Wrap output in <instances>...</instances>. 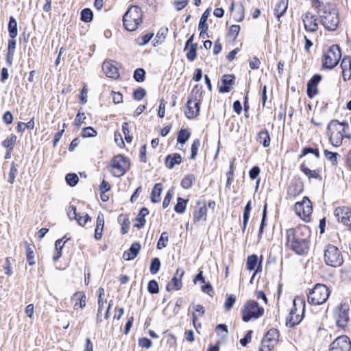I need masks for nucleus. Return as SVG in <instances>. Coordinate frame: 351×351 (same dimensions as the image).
<instances>
[{
  "label": "nucleus",
  "mask_w": 351,
  "mask_h": 351,
  "mask_svg": "<svg viewBox=\"0 0 351 351\" xmlns=\"http://www.w3.org/2000/svg\"><path fill=\"white\" fill-rule=\"evenodd\" d=\"M234 77L232 75H224L221 81L223 85L219 87V92L228 93L234 84Z\"/></svg>",
  "instance_id": "21"
},
{
  "label": "nucleus",
  "mask_w": 351,
  "mask_h": 351,
  "mask_svg": "<svg viewBox=\"0 0 351 351\" xmlns=\"http://www.w3.org/2000/svg\"><path fill=\"white\" fill-rule=\"evenodd\" d=\"M258 141L265 147H267L270 144V137L267 131H261L258 134Z\"/></svg>",
  "instance_id": "30"
},
{
  "label": "nucleus",
  "mask_w": 351,
  "mask_h": 351,
  "mask_svg": "<svg viewBox=\"0 0 351 351\" xmlns=\"http://www.w3.org/2000/svg\"><path fill=\"white\" fill-rule=\"evenodd\" d=\"M8 31L11 38H14L18 34L17 32V23L13 16L10 18L8 24Z\"/></svg>",
  "instance_id": "31"
},
{
  "label": "nucleus",
  "mask_w": 351,
  "mask_h": 351,
  "mask_svg": "<svg viewBox=\"0 0 351 351\" xmlns=\"http://www.w3.org/2000/svg\"><path fill=\"white\" fill-rule=\"evenodd\" d=\"M347 130H348L347 123H340L337 121H331L328 125L331 144L336 147L339 146L343 137L347 134Z\"/></svg>",
  "instance_id": "4"
},
{
  "label": "nucleus",
  "mask_w": 351,
  "mask_h": 351,
  "mask_svg": "<svg viewBox=\"0 0 351 351\" xmlns=\"http://www.w3.org/2000/svg\"><path fill=\"white\" fill-rule=\"evenodd\" d=\"M303 23L306 31L313 32L318 28L315 17L310 13H306L303 16Z\"/></svg>",
  "instance_id": "16"
},
{
  "label": "nucleus",
  "mask_w": 351,
  "mask_h": 351,
  "mask_svg": "<svg viewBox=\"0 0 351 351\" xmlns=\"http://www.w3.org/2000/svg\"><path fill=\"white\" fill-rule=\"evenodd\" d=\"M342 69V75L345 81L348 80L351 77V58L346 57L341 62Z\"/></svg>",
  "instance_id": "18"
},
{
  "label": "nucleus",
  "mask_w": 351,
  "mask_h": 351,
  "mask_svg": "<svg viewBox=\"0 0 351 351\" xmlns=\"http://www.w3.org/2000/svg\"><path fill=\"white\" fill-rule=\"evenodd\" d=\"M16 173H17L16 165L14 162H12L11 167H10V172L8 174V181L9 183H10V184L14 183Z\"/></svg>",
  "instance_id": "44"
},
{
  "label": "nucleus",
  "mask_w": 351,
  "mask_h": 351,
  "mask_svg": "<svg viewBox=\"0 0 351 351\" xmlns=\"http://www.w3.org/2000/svg\"><path fill=\"white\" fill-rule=\"evenodd\" d=\"M324 260L330 267H339L343 262V256L339 250L335 245H328L324 250Z\"/></svg>",
  "instance_id": "7"
},
{
  "label": "nucleus",
  "mask_w": 351,
  "mask_h": 351,
  "mask_svg": "<svg viewBox=\"0 0 351 351\" xmlns=\"http://www.w3.org/2000/svg\"><path fill=\"white\" fill-rule=\"evenodd\" d=\"M104 215L103 213H99L97 217L96 227L95 230V238L96 240L101 239L102 232L104 228Z\"/></svg>",
  "instance_id": "19"
},
{
  "label": "nucleus",
  "mask_w": 351,
  "mask_h": 351,
  "mask_svg": "<svg viewBox=\"0 0 351 351\" xmlns=\"http://www.w3.org/2000/svg\"><path fill=\"white\" fill-rule=\"evenodd\" d=\"M146 92L143 88H138L134 92V97L135 99L140 101L145 95Z\"/></svg>",
  "instance_id": "61"
},
{
  "label": "nucleus",
  "mask_w": 351,
  "mask_h": 351,
  "mask_svg": "<svg viewBox=\"0 0 351 351\" xmlns=\"http://www.w3.org/2000/svg\"><path fill=\"white\" fill-rule=\"evenodd\" d=\"M162 190V186L160 183L155 184L151 194V200L152 202L157 203L160 202Z\"/></svg>",
  "instance_id": "28"
},
{
  "label": "nucleus",
  "mask_w": 351,
  "mask_h": 351,
  "mask_svg": "<svg viewBox=\"0 0 351 351\" xmlns=\"http://www.w3.org/2000/svg\"><path fill=\"white\" fill-rule=\"evenodd\" d=\"M239 30H240L239 25H232L230 26V27L229 29V35L230 36H232L234 39H235L239 33Z\"/></svg>",
  "instance_id": "58"
},
{
  "label": "nucleus",
  "mask_w": 351,
  "mask_h": 351,
  "mask_svg": "<svg viewBox=\"0 0 351 351\" xmlns=\"http://www.w3.org/2000/svg\"><path fill=\"white\" fill-rule=\"evenodd\" d=\"M195 182V176L193 174H188L184 176L181 182V186L185 189H190Z\"/></svg>",
  "instance_id": "32"
},
{
  "label": "nucleus",
  "mask_w": 351,
  "mask_h": 351,
  "mask_svg": "<svg viewBox=\"0 0 351 351\" xmlns=\"http://www.w3.org/2000/svg\"><path fill=\"white\" fill-rule=\"evenodd\" d=\"M138 344L142 348H149L152 346V341L147 338H141Z\"/></svg>",
  "instance_id": "63"
},
{
  "label": "nucleus",
  "mask_w": 351,
  "mask_h": 351,
  "mask_svg": "<svg viewBox=\"0 0 351 351\" xmlns=\"http://www.w3.org/2000/svg\"><path fill=\"white\" fill-rule=\"evenodd\" d=\"M168 242V234L166 232L161 234L159 241L157 243V247L160 250L167 246Z\"/></svg>",
  "instance_id": "46"
},
{
  "label": "nucleus",
  "mask_w": 351,
  "mask_h": 351,
  "mask_svg": "<svg viewBox=\"0 0 351 351\" xmlns=\"http://www.w3.org/2000/svg\"><path fill=\"white\" fill-rule=\"evenodd\" d=\"M236 302V297L232 294H227L223 307L226 311H230Z\"/></svg>",
  "instance_id": "33"
},
{
  "label": "nucleus",
  "mask_w": 351,
  "mask_h": 351,
  "mask_svg": "<svg viewBox=\"0 0 351 351\" xmlns=\"http://www.w3.org/2000/svg\"><path fill=\"white\" fill-rule=\"evenodd\" d=\"M193 308L195 313L193 312L192 314V320L194 327L197 328L196 322L198 320L199 316H202L204 314V308L203 306L197 304L194 305Z\"/></svg>",
  "instance_id": "29"
},
{
  "label": "nucleus",
  "mask_w": 351,
  "mask_h": 351,
  "mask_svg": "<svg viewBox=\"0 0 351 351\" xmlns=\"http://www.w3.org/2000/svg\"><path fill=\"white\" fill-rule=\"evenodd\" d=\"M86 119L85 114L84 112H78L75 119V124L77 126H80V125L84 122Z\"/></svg>",
  "instance_id": "64"
},
{
  "label": "nucleus",
  "mask_w": 351,
  "mask_h": 351,
  "mask_svg": "<svg viewBox=\"0 0 351 351\" xmlns=\"http://www.w3.org/2000/svg\"><path fill=\"white\" fill-rule=\"evenodd\" d=\"M341 58V51L337 45H332L324 55L323 66L326 69H332L338 63Z\"/></svg>",
  "instance_id": "11"
},
{
  "label": "nucleus",
  "mask_w": 351,
  "mask_h": 351,
  "mask_svg": "<svg viewBox=\"0 0 351 351\" xmlns=\"http://www.w3.org/2000/svg\"><path fill=\"white\" fill-rule=\"evenodd\" d=\"M26 251H27V260L28 261V263L29 265H34L35 261H34V250L30 245H27L26 246Z\"/></svg>",
  "instance_id": "48"
},
{
  "label": "nucleus",
  "mask_w": 351,
  "mask_h": 351,
  "mask_svg": "<svg viewBox=\"0 0 351 351\" xmlns=\"http://www.w3.org/2000/svg\"><path fill=\"white\" fill-rule=\"evenodd\" d=\"M16 141V136L15 135H11L8 137L3 143L2 145L12 151L13 149L14 145H15Z\"/></svg>",
  "instance_id": "38"
},
{
  "label": "nucleus",
  "mask_w": 351,
  "mask_h": 351,
  "mask_svg": "<svg viewBox=\"0 0 351 351\" xmlns=\"http://www.w3.org/2000/svg\"><path fill=\"white\" fill-rule=\"evenodd\" d=\"M91 221V217L86 213H83L80 218H77V223L81 226H84L86 223Z\"/></svg>",
  "instance_id": "57"
},
{
  "label": "nucleus",
  "mask_w": 351,
  "mask_h": 351,
  "mask_svg": "<svg viewBox=\"0 0 351 351\" xmlns=\"http://www.w3.org/2000/svg\"><path fill=\"white\" fill-rule=\"evenodd\" d=\"M301 170L306 176L308 177V178H317L319 176V174L316 170H311L306 167L304 165L301 166Z\"/></svg>",
  "instance_id": "41"
},
{
  "label": "nucleus",
  "mask_w": 351,
  "mask_h": 351,
  "mask_svg": "<svg viewBox=\"0 0 351 351\" xmlns=\"http://www.w3.org/2000/svg\"><path fill=\"white\" fill-rule=\"evenodd\" d=\"M66 183L71 186H75L78 182V176L75 173H69L66 176Z\"/></svg>",
  "instance_id": "45"
},
{
  "label": "nucleus",
  "mask_w": 351,
  "mask_h": 351,
  "mask_svg": "<svg viewBox=\"0 0 351 351\" xmlns=\"http://www.w3.org/2000/svg\"><path fill=\"white\" fill-rule=\"evenodd\" d=\"M93 19V12L92 11L88 8H85L82 10L81 12V20L88 23L91 21Z\"/></svg>",
  "instance_id": "43"
},
{
  "label": "nucleus",
  "mask_w": 351,
  "mask_h": 351,
  "mask_svg": "<svg viewBox=\"0 0 351 351\" xmlns=\"http://www.w3.org/2000/svg\"><path fill=\"white\" fill-rule=\"evenodd\" d=\"M264 313V308L258 306V304L254 301H248L242 310L243 320L248 322L251 319H257L262 316Z\"/></svg>",
  "instance_id": "8"
},
{
  "label": "nucleus",
  "mask_w": 351,
  "mask_h": 351,
  "mask_svg": "<svg viewBox=\"0 0 351 351\" xmlns=\"http://www.w3.org/2000/svg\"><path fill=\"white\" fill-rule=\"evenodd\" d=\"M190 137V132L186 129H181L178 134V141L184 144Z\"/></svg>",
  "instance_id": "35"
},
{
  "label": "nucleus",
  "mask_w": 351,
  "mask_h": 351,
  "mask_svg": "<svg viewBox=\"0 0 351 351\" xmlns=\"http://www.w3.org/2000/svg\"><path fill=\"white\" fill-rule=\"evenodd\" d=\"M198 29L200 30L199 36L202 38H205V36L206 35V32L208 29V25L206 22L199 21Z\"/></svg>",
  "instance_id": "55"
},
{
  "label": "nucleus",
  "mask_w": 351,
  "mask_h": 351,
  "mask_svg": "<svg viewBox=\"0 0 351 351\" xmlns=\"http://www.w3.org/2000/svg\"><path fill=\"white\" fill-rule=\"evenodd\" d=\"M258 257L256 255H251L247 257L246 267L248 270L255 269L257 265Z\"/></svg>",
  "instance_id": "36"
},
{
  "label": "nucleus",
  "mask_w": 351,
  "mask_h": 351,
  "mask_svg": "<svg viewBox=\"0 0 351 351\" xmlns=\"http://www.w3.org/2000/svg\"><path fill=\"white\" fill-rule=\"evenodd\" d=\"M71 300L75 302L74 309H77L78 307L83 308L86 306V295L84 292L79 291L75 293Z\"/></svg>",
  "instance_id": "20"
},
{
  "label": "nucleus",
  "mask_w": 351,
  "mask_h": 351,
  "mask_svg": "<svg viewBox=\"0 0 351 351\" xmlns=\"http://www.w3.org/2000/svg\"><path fill=\"white\" fill-rule=\"evenodd\" d=\"M105 295V290L104 288L100 287L98 290V305L99 311L101 312L103 310V306L104 304V297Z\"/></svg>",
  "instance_id": "52"
},
{
  "label": "nucleus",
  "mask_w": 351,
  "mask_h": 351,
  "mask_svg": "<svg viewBox=\"0 0 351 351\" xmlns=\"http://www.w3.org/2000/svg\"><path fill=\"white\" fill-rule=\"evenodd\" d=\"M251 210H252L251 202L249 201L247 203V204L245 205V208H244V213H243V230H245V227L247 226V221L249 220Z\"/></svg>",
  "instance_id": "39"
},
{
  "label": "nucleus",
  "mask_w": 351,
  "mask_h": 351,
  "mask_svg": "<svg viewBox=\"0 0 351 351\" xmlns=\"http://www.w3.org/2000/svg\"><path fill=\"white\" fill-rule=\"evenodd\" d=\"M312 211V204L306 197H304L301 202H298L295 204V213L304 221L308 222L310 221Z\"/></svg>",
  "instance_id": "9"
},
{
  "label": "nucleus",
  "mask_w": 351,
  "mask_h": 351,
  "mask_svg": "<svg viewBox=\"0 0 351 351\" xmlns=\"http://www.w3.org/2000/svg\"><path fill=\"white\" fill-rule=\"evenodd\" d=\"M199 101L196 99H189L186 104V110L185 114L189 119H193L196 117L199 112Z\"/></svg>",
  "instance_id": "14"
},
{
  "label": "nucleus",
  "mask_w": 351,
  "mask_h": 351,
  "mask_svg": "<svg viewBox=\"0 0 351 351\" xmlns=\"http://www.w3.org/2000/svg\"><path fill=\"white\" fill-rule=\"evenodd\" d=\"M350 349L351 342L349 337L341 335L331 343L330 351H350Z\"/></svg>",
  "instance_id": "12"
},
{
  "label": "nucleus",
  "mask_w": 351,
  "mask_h": 351,
  "mask_svg": "<svg viewBox=\"0 0 351 351\" xmlns=\"http://www.w3.org/2000/svg\"><path fill=\"white\" fill-rule=\"evenodd\" d=\"M67 215L70 219H77V213L74 206H70L67 210Z\"/></svg>",
  "instance_id": "59"
},
{
  "label": "nucleus",
  "mask_w": 351,
  "mask_h": 351,
  "mask_svg": "<svg viewBox=\"0 0 351 351\" xmlns=\"http://www.w3.org/2000/svg\"><path fill=\"white\" fill-rule=\"evenodd\" d=\"M288 0H279L275 5L274 14L280 19L287 9Z\"/></svg>",
  "instance_id": "25"
},
{
  "label": "nucleus",
  "mask_w": 351,
  "mask_h": 351,
  "mask_svg": "<svg viewBox=\"0 0 351 351\" xmlns=\"http://www.w3.org/2000/svg\"><path fill=\"white\" fill-rule=\"evenodd\" d=\"M197 45L196 44H192L191 45L190 49L186 53V58L190 61H193L196 58L197 56Z\"/></svg>",
  "instance_id": "51"
},
{
  "label": "nucleus",
  "mask_w": 351,
  "mask_h": 351,
  "mask_svg": "<svg viewBox=\"0 0 351 351\" xmlns=\"http://www.w3.org/2000/svg\"><path fill=\"white\" fill-rule=\"evenodd\" d=\"M330 295L328 287L323 284H317L308 294V302L313 305L324 304Z\"/></svg>",
  "instance_id": "5"
},
{
  "label": "nucleus",
  "mask_w": 351,
  "mask_h": 351,
  "mask_svg": "<svg viewBox=\"0 0 351 351\" xmlns=\"http://www.w3.org/2000/svg\"><path fill=\"white\" fill-rule=\"evenodd\" d=\"M122 131L125 136V139L128 143H130L132 141V137L130 135L128 124L127 123H124L122 126Z\"/></svg>",
  "instance_id": "56"
},
{
  "label": "nucleus",
  "mask_w": 351,
  "mask_h": 351,
  "mask_svg": "<svg viewBox=\"0 0 351 351\" xmlns=\"http://www.w3.org/2000/svg\"><path fill=\"white\" fill-rule=\"evenodd\" d=\"M311 230L307 226H300L296 228H289L286 230V246L297 254H306L308 250V239Z\"/></svg>",
  "instance_id": "1"
},
{
  "label": "nucleus",
  "mask_w": 351,
  "mask_h": 351,
  "mask_svg": "<svg viewBox=\"0 0 351 351\" xmlns=\"http://www.w3.org/2000/svg\"><path fill=\"white\" fill-rule=\"evenodd\" d=\"M149 214V210L146 208H143L141 210L138 216L135 219L134 226L138 228H142L145 223V217Z\"/></svg>",
  "instance_id": "26"
},
{
  "label": "nucleus",
  "mask_w": 351,
  "mask_h": 351,
  "mask_svg": "<svg viewBox=\"0 0 351 351\" xmlns=\"http://www.w3.org/2000/svg\"><path fill=\"white\" fill-rule=\"evenodd\" d=\"M167 32H168V29L167 28H166V29H160L158 31V32L156 34V38H158L157 43H161L164 40Z\"/></svg>",
  "instance_id": "62"
},
{
  "label": "nucleus",
  "mask_w": 351,
  "mask_h": 351,
  "mask_svg": "<svg viewBox=\"0 0 351 351\" xmlns=\"http://www.w3.org/2000/svg\"><path fill=\"white\" fill-rule=\"evenodd\" d=\"M181 282L176 277H173L167 284V289L168 291L179 290L181 288Z\"/></svg>",
  "instance_id": "37"
},
{
  "label": "nucleus",
  "mask_w": 351,
  "mask_h": 351,
  "mask_svg": "<svg viewBox=\"0 0 351 351\" xmlns=\"http://www.w3.org/2000/svg\"><path fill=\"white\" fill-rule=\"evenodd\" d=\"M278 331L275 328L268 330L264 338L262 339L259 351H274L275 346L278 341Z\"/></svg>",
  "instance_id": "10"
},
{
  "label": "nucleus",
  "mask_w": 351,
  "mask_h": 351,
  "mask_svg": "<svg viewBox=\"0 0 351 351\" xmlns=\"http://www.w3.org/2000/svg\"><path fill=\"white\" fill-rule=\"evenodd\" d=\"M200 146V141L199 139H195L192 145H191V159H195L196 156H197V151H198V149Z\"/></svg>",
  "instance_id": "53"
},
{
  "label": "nucleus",
  "mask_w": 351,
  "mask_h": 351,
  "mask_svg": "<svg viewBox=\"0 0 351 351\" xmlns=\"http://www.w3.org/2000/svg\"><path fill=\"white\" fill-rule=\"evenodd\" d=\"M160 267V262L159 258H154L152 260L151 265H150V272L152 274H156L158 273Z\"/></svg>",
  "instance_id": "47"
},
{
  "label": "nucleus",
  "mask_w": 351,
  "mask_h": 351,
  "mask_svg": "<svg viewBox=\"0 0 351 351\" xmlns=\"http://www.w3.org/2000/svg\"><path fill=\"white\" fill-rule=\"evenodd\" d=\"M324 156L326 158V159L332 163V165H337V157L339 156V154L337 153L331 152L328 150H324Z\"/></svg>",
  "instance_id": "42"
},
{
  "label": "nucleus",
  "mask_w": 351,
  "mask_h": 351,
  "mask_svg": "<svg viewBox=\"0 0 351 351\" xmlns=\"http://www.w3.org/2000/svg\"><path fill=\"white\" fill-rule=\"evenodd\" d=\"M102 69L108 77L117 79L119 76L118 68L114 62L111 60L104 61L102 64Z\"/></svg>",
  "instance_id": "15"
},
{
  "label": "nucleus",
  "mask_w": 351,
  "mask_h": 351,
  "mask_svg": "<svg viewBox=\"0 0 351 351\" xmlns=\"http://www.w3.org/2000/svg\"><path fill=\"white\" fill-rule=\"evenodd\" d=\"M154 36L153 33L146 34L138 39V45L143 46L147 45Z\"/></svg>",
  "instance_id": "50"
},
{
  "label": "nucleus",
  "mask_w": 351,
  "mask_h": 351,
  "mask_svg": "<svg viewBox=\"0 0 351 351\" xmlns=\"http://www.w3.org/2000/svg\"><path fill=\"white\" fill-rule=\"evenodd\" d=\"M187 200H185L181 197L178 198V202L175 206L174 210L178 213H183L185 211L186 207Z\"/></svg>",
  "instance_id": "34"
},
{
  "label": "nucleus",
  "mask_w": 351,
  "mask_h": 351,
  "mask_svg": "<svg viewBox=\"0 0 351 351\" xmlns=\"http://www.w3.org/2000/svg\"><path fill=\"white\" fill-rule=\"evenodd\" d=\"M339 222L344 225H351V209L348 206L337 207L334 212Z\"/></svg>",
  "instance_id": "13"
},
{
  "label": "nucleus",
  "mask_w": 351,
  "mask_h": 351,
  "mask_svg": "<svg viewBox=\"0 0 351 351\" xmlns=\"http://www.w3.org/2000/svg\"><path fill=\"white\" fill-rule=\"evenodd\" d=\"M141 249V245L138 243H133L130 248L125 252L123 254V258L125 261H130L136 257Z\"/></svg>",
  "instance_id": "22"
},
{
  "label": "nucleus",
  "mask_w": 351,
  "mask_h": 351,
  "mask_svg": "<svg viewBox=\"0 0 351 351\" xmlns=\"http://www.w3.org/2000/svg\"><path fill=\"white\" fill-rule=\"evenodd\" d=\"M188 3L189 0H177L174 1L173 4L176 7V9L178 11H180L182 9H183L185 6H186Z\"/></svg>",
  "instance_id": "60"
},
{
  "label": "nucleus",
  "mask_w": 351,
  "mask_h": 351,
  "mask_svg": "<svg viewBox=\"0 0 351 351\" xmlns=\"http://www.w3.org/2000/svg\"><path fill=\"white\" fill-rule=\"evenodd\" d=\"M141 9L136 5L131 6L123 16L125 28L130 32L136 30L142 23Z\"/></svg>",
  "instance_id": "3"
},
{
  "label": "nucleus",
  "mask_w": 351,
  "mask_h": 351,
  "mask_svg": "<svg viewBox=\"0 0 351 351\" xmlns=\"http://www.w3.org/2000/svg\"><path fill=\"white\" fill-rule=\"evenodd\" d=\"M97 134V131L92 127H87L82 129L81 136L83 138H89L96 136Z\"/></svg>",
  "instance_id": "40"
},
{
  "label": "nucleus",
  "mask_w": 351,
  "mask_h": 351,
  "mask_svg": "<svg viewBox=\"0 0 351 351\" xmlns=\"http://www.w3.org/2000/svg\"><path fill=\"white\" fill-rule=\"evenodd\" d=\"M207 211L206 204L200 205L199 203L193 213V222L197 223L200 221H205L206 220Z\"/></svg>",
  "instance_id": "17"
},
{
  "label": "nucleus",
  "mask_w": 351,
  "mask_h": 351,
  "mask_svg": "<svg viewBox=\"0 0 351 351\" xmlns=\"http://www.w3.org/2000/svg\"><path fill=\"white\" fill-rule=\"evenodd\" d=\"M147 289L152 294L158 293L159 288L157 282L154 280H150L148 283Z\"/></svg>",
  "instance_id": "54"
},
{
  "label": "nucleus",
  "mask_w": 351,
  "mask_h": 351,
  "mask_svg": "<svg viewBox=\"0 0 351 351\" xmlns=\"http://www.w3.org/2000/svg\"><path fill=\"white\" fill-rule=\"evenodd\" d=\"M181 162L182 157L178 154L168 155L165 159V165L170 169H173L175 165L180 164Z\"/></svg>",
  "instance_id": "24"
},
{
  "label": "nucleus",
  "mask_w": 351,
  "mask_h": 351,
  "mask_svg": "<svg viewBox=\"0 0 351 351\" xmlns=\"http://www.w3.org/2000/svg\"><path fill=\"white\" fill-rule=\"evenodd\" d=\"M349 321L348 311L346 309L339 310L336 318L337 325L341 328H345Z\"/></svg>",
  "instance_id": "23"
},
{
  "label": "nucleus",
  "mask_w": 351,
  "mask_h": 351,
  "mask_svg": "<svg viewBox=\"0 0 351 351\" xmlns=\"http://www.w3.org/2000/svg\"><path fill=\"white\" fill-rule=\"evenodd\" d=\"M145 72L143 69H137L134 73V78L138 82H142L145 79Z\"/></svg>",
  "instance_id": "49"
},
{
  "label": "nucleus",
  "mask_w": 351,
  "mask_h": 351,
  "mask_svg": "<svg viewBox=\"0 0 351 351\" xmlns=\"http://www.w3.org/2000/svg\"><path fill=\"white\" fill-rule=\"evenodd\" d=\"M130 161L122 155L115 156L108 165V169L115 177L123 176L130 168Z\"/></svg>",
  "instance_id": "6"
},
{
  "label": "nucleus",
  "mask_w": 351,
  "mask_h": 351,
  "mask_svg": "<svg viewBox=\"0 0 351 351\" xmlns=\"http://www.w3.org/2000/svg\"><path fill=\"white\" fill-rule=\"evenodd\" d=\"M321 80V76L319 75H314L307 84V93L309 97L312 98L317 94V91L314 90L313 93H311V88H315L318 82Z\"/></svg>",
  "instance_id": "27"
},
{
  "label": "nucleus",
  "mask_w": 351,
  "mask_h": 351,
  "mask_svg": "<svg viewBox=\"0 0 351 351\" xmlns=\"http://www.w3.org/2000/svg\"><path fill=\"white\" fill-rule=\"evenodd\" d=\"M319 16L322 24L329 31L335 30L340 22L338 11L331 3L323 5L319 8Z\"/></svg>",
  "instance_id": "2"
}]
</instances>
